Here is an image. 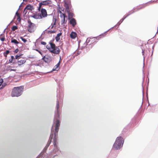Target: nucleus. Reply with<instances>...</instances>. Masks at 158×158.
Instances as JSON below:
<instances>
[{
  "label": "nucleus",
  "mask_w": 158,
  "mask_h": 158,
  "mask_svg": "<svg viewBox=\"0 0 158 158\" xmlns=\"http://www.w3.org/2000/svg\"><path fill=\"white\" fill-rule=\"evenodd\" d=\"M59 102L57 101L56 104V112L55 113L54 120V123L55 124V131L54 133V137L53 138L54 145V147H56V136L57 135L58 132L59 130V127L60 126V115L59 113Z\"/></svg>",
  "instance_id": "nucleus-1"
},
{
  "label": "nucleus",
  "mask_w": 158,
  "mask_h": 158,
  "mask_svg": "<svg viewBox=\"0 0 158 158\" xmlns=\"http://www.w3.org/2000/svg\"><path fill=\"white\" fill-rule=\"evenodd\" d=\"M124 142V139L123 137L121 136L118 137L113 145V149L115 150L119 149L122 147Z\"/></svg>",
  "instance_id": "nucleus-2"
},
{
  "label": "nucleus",
  "mask_w": 158,
  "mask_h": 158,
  "mask_svg": "<svg viewBox=\"0 0 158 158\" xmlns=\"http://www.w3.org/2000/svg\"><path fill=\"white\" fill-rule=\"evenodd\" d=\"M23 89V86L14 87L12 91L11 96L18 97L20 96L22 94Z\"/></svg>",
  "instance_id": "nucleus-3"
},
{
  "label": "nucleus",
  "mask_w": 158,
  "mask_h": 158,
  "mask_svg": "<svg viewBox=\"0 0 158 158\" xmlns=\"http://www.w3.org/2000/svg\"><path fill=\"white\" fill-rule=\"evenodd\" d=\"M49 43L50 45H47L46 46L47 48L52 53L57 54H59L60 51L59 48L56 47L54 44L51 42H50Z\"/></svg>",
  "instance_id": "nucleus-4"
},
{
  "label": "nucleus",
  "mask_w": 158,
  "mask_h": 158,
  "mask_svg": "<svg viewBox=\"0 0 158 158\" xmlns=\"http://www.w3.org/2000/svg\"><path fill=\"white\" fill-rule=\"evenodd\" d=\"M52 3V2L51 0H47L43 1L39 3V6L38 8V10L39 11L41 8L42 7L43 8V6H48Z\"/></svg>",
  "instance_id": "nucleus-5"
},
{
  "label": "nucleus",
  "mask_w": 158,
  "mask_h": 158,
  "mask_svg": "<svg viewBox=\"0 0 158 158\" xmlns=\"http://www.w3.org/2000/svg\"><path fill=\"white\" fill-rule=\"evenodd\" d=\"M100 38L99 37H96L88 38L87 39L86 42L89 44H90L97 42V40H99Z\"/></svg>",
  "instance_id": "nucleus-6"
},
{
  "label": "nucleus",
  "mask_w": 158,
  "mask_h": 158,
  "mask_svg": "<svg viewBox=\"0 0 158 158\" xmlns=\"http://www.w3.org/2000/svg\"><path fill=\"white\" fill-rule=\"evenodd\" d=\"M27 22L28 23V31L30 32H31L33 31L32 28L35 26V24L34 23H32L30 19H28V20Z\"/></svg>",
  "instance_id": "nucleus-7"
},
{
  "label": "nucleus",
  "mask_w": 158,
  "mask_h": 158,
  "mask_svg": "<svg viewBox=\"0 0 158 158\" xmlns=\"http://www.w3.org/2000/svg\"><path fill=\"white\" fill-rule=\"evenodd\" d=\"M60 17L61 18V24H63L66 23L67 20L65 21V18L66 17L67 18V17L64 14L62 13L60 11Z\"/></svg>",
  "instance_id": "nucleus-8"
},
{
  "label": "nucleus",
  "mask_w": 158,
  "mask_h": 158,
  "mask_svg": "<svg viewBox=\"0 0 158 158\" xmlns=\"http://www.w3.org/2000/svg\"><path fill=\"white\" fill-rule=\"evenodd\" d=\"M41 12V16H42V18L46 17L48 15L46 10L44 8L42 7L40 10Z\"/></svg>",
  "instance_id": "nucleus-9"
},
{
  "label": "nucleus",
  "mask_w": 158,
  "mask_h": 158,
  "mask_svg": "<svg viewBox=\"0 0 158 158\" xmlns=\"http://www.w3.org/2000/svg\"><path fill=\"white\" fill-rule=\"evenodd\" d=\"M53 133H51V134L50 135V138H49V140H48V143H47V144L46 145V146L44 148V150H46L48 147L49 146V145H50L51 142V140L53 138Z\"/></svg>",
  "instance_id": "nucleus-10"
},
{
  "label": "nucleus",
  "mask_w": 158,
  "mask_h": 158,
  "mask_svg": "<svg viewBox=\"0 0 158 158\" xmlns=\"http://www.w3.org/2000/svg\"><path fill=\"white\" fill-rule=\"evenodd\" d=\"M64 6L66 9V11L69 13L70 12V4L65 2Z\"/></svg>",
  "instance_id": "nucleus-11"
},
{
  "label": "nucleus",
  "mask_w": 158,
  "mask_h": 158,
  "mask_svg": "<svg viewBox=\"0 0 158 158\" xmlns=\"http://www.w3.org/2000/svg\"><path fill=\"white\" fill-rule=\"evenodd\" d=\"M26 61V60L24 59H18L17 63L19 66H20L25 63Z\"/></svg>",
  "instance_id": "nucleus-12"
},
{
  "label": "nucleus",
  "mask_w": 158,
  "mask_h": 158,
  "mask_svg": "<svg viewBox=\"0 0 158 158\" xmlns=\"http://www.w3.org/2000/svg\"><path fill=\"white\" fill-rule=\"evenodd\" d=\"M70 24H72V26L73 27H75L76 24V22L75 19L74 18H72L70 20Z\"/></svg>",
  "instance_id": "nucleus-13"
},
{
  "label": "nucleus",
  "mask_w": 158,
  "mask_h": 158,
  "mask_svg": "<svg viewBox=\"0 0 158 158\" xmlns=\"http://www.w3.org/2000/svg\"><path fill=\"white\" fill-rule=\"evenodd\" d=\"M45 62H48L50 60V58L48 56H45L42 59Z\"/></svg>",
  "instance_id": "nucleus-14"
},
{
  "label": "nucleus",
  "mask_w": 158,
  "mask_h": 158,
  "mask_svg": "<svg viewBox=\"0 0 158 158\" xmlns=\"http://www.w3.org/2000/svg\"><path fill=\"white\" fill-rule=\"evenodd\" d=\"M32 17L35 19H42V16L41 15L35 14L34 15L31 16Z\"/></svg>",
  "instance_id": "nucleus-15"
},
{
  "label": "nucleus",
  "mask_w": 158,
  "mask_h": 158,
  "mask_svg": "<svg viewBox=\"0 0 158 158\" xmlns=\"http://www.w3.org/2000/svg\"><path fill=\"white\" fill-rule=\"evenodd\" d=\"M77 34L76 32L73 31L71 33L70 35L71 38L73 39H75L77 37Z\"/></svg>",
  "instance_id": "nucleus-16"
},
{
  "label": "nucleus",
  "mask_w": 158,
  "mask_h": 158,
  "mask_svg": "<svg viewBox=\"0 0 158 158\" xmlns=\"http://www.w3.org/2000/svg\"><path fill=\"white\" fill-rule=\"evenodd\" d=\"M11 42L12 43H14L16 45L19 44V42L16 40L14 39L13 38H12L11 39Z\"/></svg>",
  "instance_id": "nucleus-17"
},
{
  "label": "nucleus",
  "mask_w": 158,
  "mask_h": 158,
  "mask_svg": "<svg viewBox=\"0 0 158 158\" xmlns=\"http://www.w3.org/2000/svg\"><path fill=\"white\" fill-rule=\"evenodd\" d=\"M60 60L59 62L54 67V70H57L59 69L58 67L60 64Z\"/></svg>",
  "instance_id": "nucleus-18"
},
{
  "label": "nucleus",
  "mask_w": 158,
  "mask_h": 158,
  "mask_svg": "<svg viewBox=\"0 0 158 158\" xmlns=\"http://www.w3.org/2000/svg\"><path fill=\"white\" fill-rule=\"evenodd\" d=\"M62 33H60L57 34L56 37V40L57 41H58L60 39V36L61 35Z\"/></svg>",
  "instance_id": "nucleus-19"
},
{
  "label": "nucleus",
  "mask_w": 158,
  "mask_h": 158,
  "mask_svg": "<svg viewBox=\"0 0 158 158\" xmlns=\"http://www.w3.org/2000/svg\"><path fill=\"white\" fill-rule=\"evenodd\" d=\"M0 39L3 42L5 40V38L4 34H1L0 35Z\"/></svg>",
  "instance_id": "nucleus-20"
},
{
  "label": "nucleus",
  "mask_w": 158,
  "mask_h": 158,
  "mask_svg": "<svg viewBox=\"0 0 158 158\" xmlns=\"http://www.w3.org/2000/svg\"><path fill=\"white\" fill-rule=\"evenodd\" d=\"M10 53V51L6 50V51L3 53V55L6 58L7 57V55Z\"/></svg>",
  "instance_id": "nucleus-21"
},
{
  "label": "nucleus",
  "mask_w": 158,
  "mask_h": 158,
  "mask_svg": "<svg viewBox=\"0 0 158 158\" xmlns=\"http://www.w3.org/2000/svg\"><path fill=\"white\" fill-rule=\"evenodd\" d=\"M14 59V57L13 56H11V58L9 60V63H11L12 62L13 59Z\"/></svg>",
  "instance_id": "nucleus-22"
},
{
  "label": "nucleus",
  "mask_w": 158,
  "mask_h": 158,
  "mask_svg": "<svg viewBox=\"0 0 158 158\" xmlns=\"http://www.w3.org/2000/svg\"><path fill=\"white\" fill-rule=\"evenodd\" d=\"M6 69L8 70H10V71H15V69H11V67L10 66H8L7 67Z\"/></svg>",
  "instance_id": "nucleus-23"
},
{
  "label": "nucleus",
  "mask_w": 158,
  "mask_h": 158,
  "mask_svg": "<svg viewBox=\"0 0 158 158\" xmlns=\"http://www.w3.org/2000/svg\"><path fill=\"white\" fill-rule=\"evenodd\" d=\"M106 32H105L103 34H101L99 36H98V37H99L100 38H99V39L101 38V37H104L106 35Z\"/></svg>",
  "instance_id": "nucleus-24"
},
{
  "label": "nucleus",
  "mask_w": 158,
  "mask_h": 158,
  "mask_svg": "<svg viewBox=\"0 0 158 158\" xmlns=\"http://www.w3.org/2000/svg\"><path fill=\"white\" fill-rule=\"evenodd\" d=\"M17 29H18L17 27L16 26H13V27L12 28V30H13V31H15Z\"/></svg>",
  "instance_id": "nucleus-25"
},
{
  "label": "nucleus",
  "mask_w": 158,
  "mask_h": 158,
  "mask_svg": "<svg viewBox=\"0 0 158 158\" xmlns=\"http://www.w3.org/2000/svg\"><path fill=\"white\" fill-rule=\"evenodd\" d=\"M56 19H55V20H54V22H53V25H52V26L51 27V28H53V27H54V26L55 25H56Z\"/></svg>",
  "instance_id": "nucleus-26"
},
{
  "label": "nucleus",
  "mask_w": 158,
  "mask_h": 158,
  "mask_svg": "<svg viewBox=\"0 0 158 158\" xmlns=\"http://www.w3.org/2000/svg\"><path fill=\"white\" fill-rule=\"evenodd\" d=\"M20 39H21V40H22L24 42V43H26L27 41V40L26 39H24L23 38V37H20Z\"/></svg>",
  "instance_id": "nucleus-27"
},
{
  "label": "nucleus",
  "mask_w": 158,
  "mask_h": 158,
  "mask_svg": "<svg viewBox=\"0 0 158 158\" xmlns=\"http://www.w3.org/2000/svg\"><path fill=\"white\" fill-rule=\"evenodd\" d=\"M31 6L27 5L26 6L25 9L27 10H30L31 9Z\"/></svg>",
  "instance_id": "nucleus-28"
},
{
  "label": "nucleus",
  "mask_w": 158,
  "mask_h": 158,
  "mask_svg": "<svg viewBox=\"0 0 158 158\" xmlns=\"http://www.w3.org/2000/svg\"><path fill=\"white\" fill-rule=\"evenodd\" d=\"M41 44L43 45H45L46 44V43L44 41H42L41 42Z\"/></svg>",
  "instance_id": "nucleus-29"
},
{
  "label": "nucleus",
  "mask_w": 158,
  "mask_h": 158,
  "mask_svg": "<svg viewBox=\"0 0 158 158\" xmlns=\"http://www.w3.org/2000/svg\"><path fill=\"white\" fill-rule=\"evenodd\" d=\"M20 56V55H17L15 56V59H18H18H19V58Z\"/></svg>",
  "instance_id": "nucleus-30"
},
{
  "label": "nucleus",
  "mask_w": 158,
  "mask_h": 158,
  "mask_svg": "<svg viewBox=\"0 0 158 158\" xmlns=\"http://www.w3.org/2000/svg\"><path fill=\"white\" fill-rule=\"evenodd\" d=\"M3 80L2 79H0V86L2 85V83L3 82Z\"/></svg>",
  "instance_id": "nucleus-31"
},
{
  "label": "nucleus",
  "mask_w": 158,
  "mask_h": 158,
  "mask_svg": "<svg viewBox=\"0 0 158 158\" xmlns=\"http://www.w3.org/2000/svg\"><path fill=\"white\" fill-rule=\"evenodd\" d=\"M16 15L17 16V17L20 16L19 14L18 13L17 11L16 13Z\"/></svg>",
  "instance_id": "nucleus-32"
},
{
  "label": "nucleus",
  "mask_w": 158,
  "mask_h": 158,
  "mask_svg": "<svg viewBox=\"0 0 158 158\" xmlns=\"http://www.w3.org/2000/svg\"><path fill=\"white\" fill-rule=\"evenodd\" d=\"M17 20H18L19 22L20 21H21V19L20 18V16L18 17V18H17Z\"/></svg>",
  "instance_id": "nucleus-33"
},
{
  "label": "nucleus",
  "mask_w": 158,
  "mask_h": 158,
  "mask_svg": "<svg viewBox=\"0 0 158 158\" xmlns=\"http://www.w3.org/2000/svg\"><path fill=\"white\" fill-rule=\"evenodd\" d=\"M18 51H19V49L18 48H17V49H16L15 50V51L14 53H17L18 52Z\"/></svg>",
  "instance_id": "nucleus-34"
},
{
  "label": "nucleus",
  "mask_w": 158,
  "mask_h": 158,
  "mask_svg": "<svg viewBox=\"0 0 158 158\" xmlns=\"http://www.w3.org/2000/svg\"><path fill=\"white\" fill-rule=\"evenodd\" d=\"M49 32L50 33H54V31H49Z\"/></svg>",
  "instance_id": "nucleus-35"
},
{
  "label": "nucleus",
  "mask_w": 158,
  "mask_h": 158,
  "mask_svg": "<svg viewBox=\"0 0 158 158\" xmlns=\"http://www.w3.org/2000/svg\"><path fill=\"white\" fill-rule=\"evenodd\" d=\"M38 52H39V53L41 55L42 54L41 52L40 51H38Z\"/></svg>",
  "instance_id": "nucleus-36"
},
{
  "label": "nucleus",
  "mask_w": 158,
  "mask_h": 158,
  "mask_svg": "<svg viewBox=\"0 0 158 158\" xmlns=\"http://www.w3.org/2000/svg\"><path fill=\"white\" fill-rule=\"evenodd\" d=\"M142 52L143 55L144 54V51L143 50V51Z\"/></svg>",
  "instance_id": "nucleus-37"
},
{
  "label": "nucleus",
  "mask_w": 158,
  "mask_h": 158,
  "mask_svg": "<svg viewBox=\"0 0 158 158\" xmlns=\"http://www.w3.org/2000/svg\"><path fill=\"white\" fill-rule=\"evenodd\" d=\"M36 50L37 51H38H38H39L38 50H37V49Z\"/></svg>",
  "instance_id": "nucleus-38"
},
{
  "label": "nucleus",
  "mask_w": 158,
  "mask_h": 158,
  "mask_svg": "<svg viewBox=\"0 0 158 158\" xmlns=\"http://www.w3.org/2000/svg\"><path fill=\"white\" fill-rule=\"evenodd\" d=\"M1 89H2V87H1V88H0Z\"/></svg>",
  "instance_id": "nucleus-39"
},
{
  "label": "nucleus",
  "mask_w": 158,
  "mask_h": 158,
  "mask_svg": "<svg viewBox=\"0 0 158 158\" xmlns=\"http://www.w3.org/2000/svg\"><path fill=\"white\" fill-rule=\"evenodd\" d=\"M52 25H53V24H52V25H51V26H52Z\"/></svg>",
  "instance_id": "nucleus-40"
}]
</instances>
